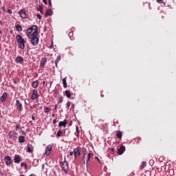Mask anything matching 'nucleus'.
<instances>
[{
  "instance_id": "obj_1",
  "label": "nucleus",
  "mask_w": 176,
  "mask_h": 176,
  "mask_svg": "<svg viewBox=\"0 0 176 176\" xmlns=\"http://www.w3.org/2000/svg\"><path fill=\"white\" fill-rule=\"evenodd\" d=\"M26 36L30 39V43L33 46H37L39 43V38H38V27L33 25L26 30Z\"/></svg>"
},
{
  "instance_id": "obj_2",
  "label": "nucleus",
  "mask_w": 176,
  "mask_h": 176,
  "mask_svg": "<svg viewBox=\"0 0 176 176\" xmlns=\"http://www.w3.org/2000/svg\"><path fill=\"white\" fill-rule=\"evenodd\" d=\"M15 38H16V42L19 43V48H21V50H24L26 43L25 39L21 35H16Z\"/></svg>"
},
{
  "instance_id": "obj_3",
  "label": "nucleus",
  "mask_w": 176,
  "mask_h": 176,
  "mask_svg": "<svg viewBox=\"0 0 176 176\" xmlns=\"http://www.w3.org/2000/svg\"><path fill=\"white\" fill-rule=\"evenodd\" d=\"M80 152H81V148L80 147H77L74 149V158L76 159L77 156L80 155Z\"/></svg>"
},
{
  "instance_id": "obj_4",
  "label": "nucleus",
  "mask_w": 176,
  "mask_h": 176,
  "mask_svg": "<svg viewBox=\"0 0 176 176\" xmlns=\"http://www.w3.org/2000/svg\"><path fill=\"white\" fill-rule=\"evenodd\" d=\"M60 167H62V169H63L65 172H67L68 163L67 162L66 160H65V161H63V162H60Z\"/></svg>"
},
{
  "instance_id": "obj_5",
  "label": "nucleus",
  "mask_w": 176,
  "mask_h": 176,
  "mask_svg": "<svg viewBox=\"0 0 176 176\" xmlns=\"http://www.w3.org/2000/svg\"><path fill=\"white\" fill-rule=\"evenodd\" d=\"M18 14H19V16L23 19H25L27 18V14L25 12V10L22 9L18 12Z\"/></svg>"
},
{
  "instance_id": "obj_6",
  "label": "nucleus",
  "mask_w": 176,
  "mask_h": 176,
  "mask_svg": "<svg viewBox=\"0 0 176 176\" xmlns=\"http://www.w3.org/2000/svg\"><path fill=\"white\" fill-rule=\"evenodd\" d=\"M15 107H16V109H18L19 112L23 111V104L19 100H16V103H15Z\"/></svg>"
},
{
  "instance_id": "obj_7",
  "label": "nucleus",
  "mask_w": 176,
  "mask_h": 176,
  "mask_svg": "<svg viewBox=\"0 0 176 176\" xmlns=\"http://www.w3.org/2000/svg\"><path fill=\"white\" fill-rule=\"evenodd\" d=\"M39 97L38 94V91L36 89L33 90V94H32V97L30 98V99H32V100H34L35 99L38 98Z\"/></svg>"
},
{
  "instance_id": "obj_8",
  "label": "nucleus",
  "mask_w": 176,
  "mask_h": 176,
  "mask_svg": "<svg viewBox=\"0 0 176 176\" xmlns=\"http://www.w3.org/2000/svg\"><path fill=\"white\" fill-rule=\"evenodd\" d=\"M4 162H6V165L10 166L12 164V158L10 156H6Z\"/></svg>"
},
{
  "instance_id": "obj_9",
  "label": "nucleus",
  "mask_w": 176,
  "mask_h": 176,
  "mask_svg": "<svg viewBox=\"0 0 176 176\" xmlns=\"http://www.w3.org/2000/svg\"><path fill=\"white\" fill-rule=\"evenodd\" d=\"M21 162V157L19 155H16L14 157V162L19 164Z\"/></svg>"
},
{
  "instance_id": "obj_10",
  "label": "nucleus",
  "mask_w": 176,
  "mask_h": 176,
  "mask_svg": "<svg viewBox=\"0 0 176 176\" xmlns=\"http://www.w3.org/2000/svg\"><path fill=\"white\" fill-rule=\"evenodd\" d=\"M47 61V59L46 58H41V62L40 63V67L44 68Z\"/></svg>"
},
{
  "instance_id": "obj_11",
  "label": "nucleus",
  "mask_w": 176,
  "mask_h": 176,
  "mask_svg": "<svg viewBox=\"0 0 176 176\" xmlns=\"http://www.w3.org/2000/svg\"><path fill=\"white\" fill-rule=\"evenodd\" d=\"M52 146L48 145L45 147V155H49L52 151Z\"/></svg>"
},
{
  "instance_id": "obj_12",
  "label": "nucleus",
  "mask_w": 176,
  "mask_h": 176,
  "mask_svg": "<svg viewBox=\"0 0 176 176\" xmlns=\"http://www.w3.org/2000/svg\"><path fill=\"white\" fill-rule=\"evenodd\" d=\"M8 98V93H3V96L0 98V100L1 102H4Z\"/></svg>"
},
{
  "instance_id": "obj_13",
  "label": "nucleus",
  "mask_w": 176,
  "mask_h": 176,
  "mask_svg": "<svg viewBox=\"0 0 176 176\" xmlns=\"http://www.w3.org/2000/svg\"><path fill=\"white\" fill-rule=\"evenodd\" d=\"M16 133L13 131H10V133H8V136L10 137V139H12V140L16 139Z\"/></svg>"
},
{
  "instance_id": "obj_14",
  "label": "nucleus",
  "mask_w": 176,
  "mask_h": 176,
  "mask_svg": "<svg viewBox=\"0 0 176 176\" xmlns=\"http://www.w3.org/2000/svg\"><path fill=\"white\" fill-rule=\"evenodd\" d=\"M125 151V146H121L119 149H118L117 153L118 155H122Z\"/></svg>"
},
{
  "instance_id": "obj_15",
  "label": "nucleus",
  "mask_w": 176,
  "mask_h": 176,
  "mask_svg": "<svg viewBox=\"0 0 176 176\" xmlns=\"http://www.w3.org/2000/svg\"><path fill=\"white\" fill-rule=\"evenodd\" d=\"M34 151V147L31 144H28V149H26V152L31 153Z\"/></svg>"
},
{
  "instance_id": "obj_16",
  "label": "nucleus",
  "mask_w": 176,
  "mask_h": 176,
  "mask_svg": "<svg viewBox=\"0 0 176 176\" xmlns=\"http://www.w3.org/2000/svg\"><path fill=\"white\" fill-rule=\"evenodd\" d=\"M67 124V120L59 122V127L64 126L66 127Z\"/></svg>"
},
{
  "instance_id": "obj_17",
  "label": "nucleus",
  "mask_w": 176,
  "mask_h": 176,
  "mask_svg": "<svg viewBox=\"0 0 176 176\" xmlns=\"http://www.w3.org/2000/svg\"><path fill=\"white\" fill-rule=\"evenodd\" d=\"M38 84H39V81L36 80V81L32 82V87L36 89L38 86Z\"/></svg>"
},
{
  "instance_id": "obj_18",
  "label": "nucleus",
  "mask_w": 176,
  "mask_h": 176,
  "mask_svg": "<svg viewBox=\"0 0 176 176\" xmlns=\"http://www.w3.org/2000/svg\"><path fill=\"white\" fill-rule=\"evenodd\" d=\"M122 135H123V132L120 131H118L116 132V137L118 138V139H122Z\"/></svg>"
},
{
  "instance_id": "obj_19",
  "label": "nucleus",
  "mask_w": 176,
  "mask_h": 176,
  "mask_svg": "<svg viewBox=\"0 0 176 176\" xmlns=\"http://www.w3.org/2000/svg\"><path fill=\"white\" fill-rule=\"evenodd\" d=\"M15 61H16V63H21L24 61V59L21 56H18L16 59H15Z\"/></svg>"
},
{
  "instance_id": "obj_20",
  "label": "nucleus",
  "mask_w": 176,
  "mask_h": 176,
  "mask_svg": "<svg viewBox=\"0 0 176 176\" xmlns=\"http://www.w3.org/2000/svg\"><path fill=\"white\" fill-rule=\"evenodd\" d=\"M62 84H63V87H65V89L67 87V77L62 80Z\"/></svg>"
},
{
  "instance_id": "obj_21",
  "label": "nucleus",
  "mask_w": 176,
  "mask_h": 176,
  "mask_svg": "<svg viewBox=\"0 0 176 176\" xmlns=\"http://www.w3.org/2000/svg\"><path fill=\"white\" fill-rule=\"evenodd\" d=\"M18 141H19V143H23L25 141V138L23 136H19Z\"/></svg>"
},
{
  "instance_id": "obj_22",
  "label": "nucleus",
  "mask_w": 176,
  "mask_h": 176,
  "mask_svg": "<svg viewBox=\"0 0 176 176\" xmlns=\"http://www.w3.org/2000/svg\"><path fill=\"white\" fill-rule=\"evenodd\" d=\"M65 94H66V97L68 98H70L72 96V93L69 90H66V91H65Z\"/></svg>"
},
{
  "instance_id": "obj_23",
  "label": "nucleus",
  "mask_w": 176,
  "mask_h": 176,
  "mask_svg": "<svg viewBox=\"0 0 176 176\" xmlns=\"http://www.w3.org/2000/svg\"><path fill=\"white\" fill-rule=\"evenodd\" d=\"M52 10H47V12H45V16H52Z\"/></svg>"
},
{
  "instance_id": "obj_24",
  "label": "nucleus",
  "mask_w": 176,
  "mask_h": 176,
  "mask_svg": "<svg viewBox=\"0 0 176 176\" xmlns=\"http://www.w3.org/2000/svg\"><path fill=\"white\" fill-rule=\"evenodd\" d=\"M15 28L16 29V31L18 32H22L23 28L21 25H15Z\"/></svg>"
},
{
  "instance_id": "obj_25",
  "label": "nucleus",
  "mask_w": 176,
  "mask_h": 176,
  "mask_svg": "<svg viewBox=\"0 0 176 176\" xmlns=\"http://www.w3.org/2000/svg\"><path fill=\"white\" fill-rule=\"evenodd\" d=\"M63 136V133L61 130H59L58 131V133H56V137L60 138Z\"/></svg>"
},
{
  "instance_id": "obj_26",
  "label": "nucleus",
  "mask_w": 176,
  "mask_h": 176,
  "mask_svg": "<svg viewBox=\"0 0 176 176\" xmlns=\"http://www.w3.org/2000/svg\"><path fill=\"white\" fill-rule=\"evenodd\" d=\"M37 11H38L41 14H43V8L42 6H38V8H37Z\"/></svg>"
},
{
  "instance_id": "obj_27",
  "label": "nucleus",
  "mask_w": 176,
  "mask_h": 176,
  "mask_svg": "<svg viewBox=\"0 0 176 176\" xmlns=\"http://www.w3.org/2000/svg\"><path fill=\"white\" fill-rule=\"evenodd\" d=\"M91 157H93V154L92 153H89L88 155H87V165L89 161V160L91 159Z\"/></svg>"
},
{
  "instance_id": "obj_28",
  "label": "nucleus",
  "mask_w": 176,
  "mask_h": 176,
  "mask_svg": "<svg viewBox=\"0 0 176 176\" xmlns=\"http://www.w3.org/2000/svg\"><path fill=\"white\" fill-rule=\"evenodd\" d=\"M146 166V162H142L141 163V165H140V168H144Z\"/></svg>"
},
{
  "instance_id": "obj_29",
  "label": "nucleus",
  "mask_w": 176,
  "mask_h": 176,
  "mask_svg": "<svg viewBox=\"0 0 176 176\" xmlns=\"http://www.w3.org/2000/svg\"><path fill=\"white\" fill-rule=\"evenodd\" d=\"M73 36H74V32H69V37H70L71 41L74 40V38H72Z\"/></svg>"
},
{
  "instance_id": "obj_30",
  "label": "nucleus",
  "mask_w": 176,
  "mask_h": 176,
  "mask_svg": "<svg viewBox=\"0 0 176 176\" xmlns=\"http://www.w3.org/2000/svg\"><path fill=\"white\" fill-rule=\"evenodd\" d=\"M50 109L48 107L44 108V113L48 114L50 112Z\"/></svg>"
},
{
  "instance_id": "obj_31",
  "label": "nucleus",
  "mask_w": 176,
  "mask_h": 176,
  "mask_svg": "<svg viewBox=\"0 0 176 176\" xmlns=\"http://www.w3.org/2000/svg\"><path fill=\"white\" fill-rule=\"evenodd\" d=\"M76 137H79V133H80V131H79V128H78V126H76Z\"/></svg>"
},
{
  "instance_id": "obj_32",
  "label": "nucleus",
  "mask_w": 176,
  "mask_h": 176,
  "mask_svg": "<svg viewBox=\"0 0 176 176\" xmlns=\"http://www.w3.org/2000/svg\"><path fill=\"white\" fill-rule=\"evenodd\" d=\"M21 166H22V167L25 166V168H28V166L25 162L21 163Z\"/></svg>"
},
{
  "instance_id": "obj_33",
  "label": "nucleus",
  "mask_w": 176,
  "mask_h": 176,
  "mask_svg": "<svg viewBox=\"0 0 176 176\" xmlns=\"http://www.w3.org/2000/svg\"><path fill=\"white\" fill-rule=\"evenodd\" d=\"M60 60H61L60 57L58 56V58H56V60H55V63H58Z\"/></svg>"
},
{
  "instance_id": "obj_34",
  "label": "nucleus",
  "mask_w": 176,
  "mask_h": 176,
  "mask_svg": "<svg viewBox=\"0 0 176 176\" xmlns=\"http://www.w3.org/2000/svg\"><path fill=\"white\" fill-rule=\"evenodd\" d=\"M85 155H86V153H84L83 157H82L83 164H85Z\"/></svg>"
},
{
  "instance_id": "obj_35",
  "label": "nucleus",
  "mask_w": 176,
  "mask_h": 176,
  "mask_svg": "<svg viewBox=\"0 0 176 176\" xmlns=\"http://www.w3.org/2000/svg\"><path fill=\"white\" fill-rule=\"evenodd\" d=\"M81 151L83 152V154L86 153V152H87V149L85 148H82Z\"/></svg>"
},
{
  "instance_id": "obj_36",
  "label": "nucleus",
  "mask_w": 176,
  "mask_h": 176,
  "mask_svg": "<svg viewBox=\"0 0 176 176\" xmlns=\"http://www.w3.org/2000/svg\"><path fill=\"white\" fill-rule=\"evenodd\" d=\"M156 1L158 3H164V0H156Z\"/></svg>"
},
{
  "instance_id": "obj_37",
  "label": "nucleus",
  "mask_w": 176,
  "mask_h": 176,
  "mask_svg": "<svg viewBox=\"0 0 176 176\" xmlns=\"http://www.w3.org/2000/svg\"><path fill=\"white\" fill-rule=\"evenodd\" d=\"M70 105H71V102H67V104H66V106L67 107V109H69Z\"/></svg>"
},
{
  "instance_id": "obj_38",
  "label": "nucleus",
  "mask_w": 176,
  "mask_h": 176,
  "mask_svg": "<svg viewBox=\"0 0 176 176\" xmlns=\"http://www.w3.org/2000/svg\"><path fill=\"white\" fill-rule=\"evenodd\" d=\"M37 19H40V20L42 19L41 14H37Z\"/></svg>"
},
{
  "instance_id": "obj_39",
  "label": "nucleus",
  "mask_w": 176,
  "mask_h": 176,
  "mask_svg": "<svg viewBox=\"0 0 176 176\" xmlns=\"http://www.w3.org/2000/svg\"><path fill=\"white\" fill-rule=\"evenodd\" d=\"M109 151L113 153L115 151V148H109Z\"/></svg>"
},
{
  "instance_id": "obj_40",
  "label": "nucleus",
  "mask_w": 176,
  "mask_h": 176,
  "mask_svg": "<svg viewBox=\"0 0 176 176\" xmlns=\"http://www.w3.org/2000/svg\"><path fill=\"white\" fill-rule=\"evenodd\" d=\"M7 12H8V14H11L12 13V11L11 10H7Z\"/></svg>"
},
{
  "instance_id": "obj_41",
  "label": "nucleus",
  "mask_w": 176,
  "mask_h": 176,
  "mask_svg": "<svg viewBox=\"0 0 176 176\" xmlns=\"http://www.w3.org/2000/svg\"><path fill=\"white\" fill-rule=\"evenodd\" d=\"M52 123H54V124H56L57 123V121L56 119H54V121H52Z\"/></svg>"
},
{
  "instance_id": "obj_42",
  "label": "nucleus",
  "mask_w": 176,
  "mask_h": 176,
  "mask_svg": "<svg viewBox=\"0 0 176 176\" xmlns=\"http://www.w3.org/2000/svg\"><path fill=\"white\" fill-rule=\"evenodd\" d=\"M43 3H44L45 5H47V0H43Z\"/></svg>"
},
{
  "instance_id": "obj_43",
  "label": "nucleus",
  "mask_w": 176,
  "mask_h": 176,
  "mask_svg": "<svg viewBox=\"0 0 176 176\" xmlns=\"http://www.w3.org/2000/svg\"><path fill=\"white\" fill-rule=\"evenodd\" d=\"M69 154L70 155V156H72L74 155V151H71Z\"/></svg>"
},
{
  "instance_id": "obj_44",
  "label": "nucleus",
  "mask_w": 176,
  "mask_h": 176,
  "mask_svg": "<svg viewBox=\"0 0 176 176\" xmlns=\"http://www.w3.org/2000/svg\"><path fill=\"white\" fill-rule=\"evenodd\" d=\"M15 129H20V126H19V125H16V126L15 127Z\"/></svg>"
},
{
  "instance_id": "obj_45",
  "label": "nucleus",
  "mask_w": 176,
  "mask_h": 176,
  "mask_svg": "<svg viewBox=\"0 0 176 176\" xmlns=\"http://www.w3.org/2000/svg\"><path fill=\"white\" fill-rule=\"evenodd\" d=\"M48 5H50V6H52V1H48Z\"/></svg>"
},
{
  "instance_id": "obj_46",
  "label": "nucleus",
  "mask_w": 176,
  "mask_h": 176,
  "mask_svg": "<svg viewBox=\"0 0 176 176\" xmlns=\"http://www.w3.org/2000/svg\"><path fill=\"white\" fill-rule=\"evenodd\" d=\"M72 109H74L75 108V105L74 104H72Z\"/></svg>"
},
{
  "instance_id": "obj_47",
  "label": "nucleus",
  "mask_w": 176,
  "mask_h": 176,
  "mask_svg": "<svg viewBox=\"0 0 176 176\" xmlns=\"http://www.w3.org/2000/svg\"><path fill=\"white\" fill-rule=\"evenodd\" d=\"M57 108H58V105H57V104H56V105H55V109H55V110H57Z\"/></svg>"
},
{
  "instance_id": "obj_48",
  "label": "nucleus",
  "mask_w": 176,
  "mask_h": 176,
  "mask_svg": "<svg viewBox=\"0 0 176 176\" xmlns=\"http://www.w3.org/2000/svg\"><path fill=\"white\" fill-rule=\"evenodd\" d=\"M58 63L55 62V66H56V67H58Z\"/></svg>"
},
{
  "instance_id": "obj_49",
  "label": "nucleus",
  "mask_w": 176,
  "mask_h": 176,
  "mask_svg": "<svg viewBox=\"0 0 176 176\" xmlns=\"http://www.w3.org/2000/svg\"><path fill=\"white\" fill-rule=\"evenodd\" d=\"M32 120H35V117L34 116H32Z\"/></svg>"
},
{
  "instance_id": "obj_50",
  "label": "nucleus",
  "mask_w": 176,
  "mask_h": 176,
  "mask_svg": "<svg viewBox=\"0 0 176 176\" xmlns=\"http://www.w3.org/2000/svg\"><path fill=\"white\" fill-rule=\"evenodd\" d=\"M41 167H42L43 169H44V168H45V164H43V165L41 166Z\"/></svg>"
},
{
  "instance_id": "obj_51",
  "label": "nucleus",
  "mask_w": 176,
  "mask_h": 176,
  "mask_svg": "<svg viewBox=\"0 0 176 176\" xmlns=\"http://www.w3.org/2000/svg\"><path fill=\"white\" fill-rule=\"evenodd\" d=\"M3 10L4 12H6V10L5 7H3Z\"/></svg>"
},
{
  "instance_id": "obj_52",
  "label": "nucleus",
  "mask_w": 176,
  "mask_h": 176,
  "mask_svg": "<svg viewBox=\"0 0 176 176\" xmlns=\"http://www.w3.org/2000/svg\"><path fill=\"white\" fill-rule=\"evenodd\" d=\"M29 176H36V175H35V174H31V175H29Z\"/></svg>"
},
{
  "instance_id": "obj_53",
  "label": "nucleus",
  "mask_w": 176,
  "mask_h": 176,
  "mask_svg": "<svg viewBox=\"0 0 176 176\" xmlns=\"http://www.w3.org/2000/svg\"><path fill=\"white\" fill-rule=\"evenodd\" d=\"M63 102V100H59V102H58V103H61Z\"/></svg>"
},
{
  "instance_id": "obj_54",
  "label": "nucleus",
  "mask_w": 176,
  "mask_h": 176,
  "mask_svg": "<svg viewBox=\"0 0 176 176\" xmlns=\"http://www.w3.org/2000/svg\"><path fill=\"white\" fill-rule=\"evenodd\" d=\"M52 117H55V115H54V114H52Z\"/></svg>"
},
{
  "instance_id": "obj_55",
  "label": "nucleus",
  "mask_w": 176,
  "mask_h": 176,
  "mask_svg": "<svg viewBox=\"0 0 176 176\" xmlns=\"http://www.w3.org/2000/svg\"><path fill=\"white\" fill-rule=\"evenodd\" d=\"M0 34H2V31L0 30Z\"/></svg>"
},
{
  "instance_id": "obj_56",
  "label": "nucleus",
  "mask_w": 176,
  "mask_h": 176,
  "mask_svg": "<svg viewBox=\"0 0 176 176\" xmlns=\"http://www.w3.org/2000/svg\"><path fill=\"white\" fill-rule=\"evenodd\" d=\"M50 1H52V0H48V2H50Z\"/></svg>"
},
{
  "instance_id": "obj_57",
  "label": "nucleus",
  "mask_w": 176,
  "mask_h": 176,
  "mask_svg": "<svg viewBox=\"0 0 176 176\" xmlns=\"http://www.w3.org/2000/svg\"><path fill=\"white\" fill-rule=\"evenodd\" d=\"M14 83H15V84H16V80H14Z\"/></svg>"
},
{
  "instance_id": "obj_58",
  "label": "nucleus",
  "mask_w": 176,
  "mask_h": 176,
  "mask_svg": "<svg viewBox=\"0 0 176 176\" xmlns=\"http://www.w3.org/2000/svg\"><path fill=\"white\" fill-rule=\"evenodd\" d=\"M45 82L44 81V82H43V84H45Z\"/></svg>"
},
{
  "instance_id": "obj_59",
  "label": "nucleus",
  "mask_w": 176,
  "mask_h": 176,
  "mask_svg": "<svg viewBox=\"0 0 176 176\" xmlns=\"http://www.w3.org/2000/svg\"><path fill=\"white\" fill-rule=\"evenodd\" d=\"M19 176H24L23 175H19Z\"/></svg>"
}]
</instances>
